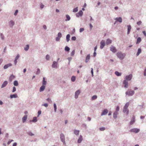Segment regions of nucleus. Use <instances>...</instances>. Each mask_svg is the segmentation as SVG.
<instances>
[{
    "mask_svg": "<svg viewBox=\"0 0 146 146\" xmlns=\"http://www.w3.org/2000/svg\"><path fill=\"white\" fill-rule=\"evenodd\" d=\"M16 91V88L15 87L13 86V87L12 92H14Z\"/></svg>",
    "mask_w": 146,
    "mask_h": 146,
    "instance_id": "obj_56",
    "label": "nucleus"
},
{
    "mask_svg": "<svg viewBox=\"0 0 146 146\" xmlns=\"http://www.w3.org/2000/svg\"><path fill=\"white\" fill-rule=\"evenodd\" d=\"M19 57L20 55L19 54H17L15 57V60L14 61V63L15 65L17 63V60L19 58Z\"/></svg>",
    "mask_w": 146,
    "mask_h": 146,
    "instance_id": "obj_16",
    "label": "nucleus"
},
{
    "mask_svg": "<svg viewBox=\"0 0 146 146\" xmlns=\"http://www.w3.org/2000/svg\"><path fill=\"white\" fill-rule=\"evenodd\" d=\"M135 121V117L134 115L133 116L132 119L130 121L129 124L130 125H132L133 124Z\"/></svg>",
    "mask_w": 146,
    "mask_h": 146,
    "instance_id": "obj_15",
    "label": "nucleus"
},
{
    "mask_svg": "<svg viewBox=\"0 0 146 146\" xmlns=\"http://www.w3.org/2000/svg\"><path fill=\"white\" fill-rule=\"evenodd\" d=\"M60 138L61 141L63 143L64 145L66 144L65 136L62 133H61L60 135Z\"/></svg>",
    "mask_w": 146,
    "mask_h": 146,
    "instance_id": "obj_2",
    "label": "nucleus"
},
{
    "mask_svg": "<svg viewBox=\"0 0 146 146\" xmlns=\"http://www.w3.org/2000/svg\"><path fill=\"white\" fill-rule=\"evenodd\" d=\"M80 131L79 130H77L75 129L74 130V133L76 135H79Z\"/></svg>",
    "mask_w": 146,
    "mask_h": 146,
    "instance_id": "obj_29",
    "label": "nucleus"
},
{
    "mask_svg": "<svg viewBox=\"0 0 146 146\" xmlns=\"http://www.w3.org/2000/svg\"><path fill=\"white\" fill-rule=\"evenodd\" d=\"M135 93V92L133 90L129 91L127 90L125 94L126 95L128 96H131L133 95Z\"/></svg>",
    "mask_w": 146,
    "mask_h": 146,
    "instance_id": "obj_3",
    "label": "nucleus"
},
{
    "mask_svg": "<svg viewBox=\"0 0 146 146\" xmlns=\"http://www.w3.org/2000/svg\"><path fill=\"white\" fill-rule=\"evenodd\" d=\"M27 118V115H25L22 118V122L23 123L25 122Z\"/></svg>",
    "mask_w": 146,
    "mask_h": 146,
    "instance_id": "obj_21",
    "label": "nucleus"
},
{
    "mask_svg": "<svg viewBox=\"0 0 146 146\" xmlns=\"http://www.w3.org/2000/svg\"><path fill=\"white\" fill-rule=\"evenodd\" d=\"M72 58L71 57H68V59L69 61V63H68V64H70V61H71V60H72Z\"/></svg>",
    "mask_w": 146,
    "mask_h": 146,
    "instance_id": "obj_57",
    "label": "nucleus"
},
{
    "mask_svg": "<svg viewBox=\"0 0 146 146\" xmlns=\"http://www.w3.org/2000/svg\"><path fill=\"white\" fill-rule=\"evenodd\" d=\"M105 45V41L104 40H102L100 42V48L102 49L103 48Z\"/></svg>",
    "mask_w": 146,
    "mask_h": 146,
    "instance_id": "obj_12",
    "label": "nucleus"
},
{
    "mask_svg": "<svg viewBox=\"0 0 146 146\" xmlns=\"http://www.w3.org/2000/svg\"><path fill=\"white\" fill-rule=\"evenodd\" d=\"M8 84V82L7 81H5L2 84V85L1 86V88H3L5 87L7 84Z\"/></svg>",
    "mask_w": 146,
    "mask_h": 146,
    "instance_id": "obj_19",
    "label": "nucleus"
},
{
    "mask_svg": "<svg viewBox=\"0 0 146 146\" xmlns=\"http://www.w3.org/2000/svg\"><path fill=\"white\" fill-rule=\"evenodd\" d=\"M13 84L15 86H18L19 83L18 82L17 80H15L13 82Z\"/></svg>",
    "mask_w": 146,
    "mask_h": 146,
    "instance_id": "obj_37",
    "label": "nucleus"
},
{
    "mask_svg": "<svg viewBox=\"0 0 146 146\" xmlns=\"http://www.w3.org/2000/svg\"><path fill=\"white\" fill-rule=\"evenodd\" d=\"M127 108H125L124 107L123 111L124 113H125L127 112V114H128L129 111H127Z\"/></svg>",
    "mask_w": 146,
    "mask_h": 146,
    "instance_id": "obj_38",
    "label": "nucleus"
},
{
    "mask_svg": "<svg viewBox=\"0 0 146 146\" xmlns=\"http://www.w3.org/2000/svg\"><path fill=\"white\" fill-rule=\"evenodd\" d=\"M91 73L92 74V76H93L94 75H93V69L92 68H91Z\"/></svg>",
    "mask_w": 146,
    "mask_h": 146,
    "instance_id": "obj_63",
    "label": "nucleus"
},
{
    "mask_svg": "<svg viewBox=\"0 0 146 146\" xmlns=\"http://www.w3.org/2000/svg\"><path fill=\"white\" fill-rule=\"evenodd\" d=\"M97 98V96L96 95H94L91 98L92 100H94L96 99Z\"/></svg>",
    "mask_w": 146,
    "mask_h": 146,
    "instance_id": "obj_42",
    "label": "nucleus"
},
{
    "mask_svg": "<svg viewBox=\"0 0 146 146\" xmlns=\"http://www.w3.org/2000/svg\"><path fill=\"white\" fill-rule=\"evenodd\" d=\"M125 53H123L120 52H118L117 53V56L119 59L121 60L123 59L125 56Z\"/></svg>",
    "mask_w": 146,
    "mask_h": 146,
    "instance_id": "obj_1",
    "label": "nucleus"
},
{
    "mask_svg": "<svg viewBox=\"0 0 146 146\" xmlns=\"http://www.w3.org/2000/svg\"><path fill=\"white\" fill-rule=\"evenodd\" d=\"M123 84L124 85V88H127L128 87V83L127 81L126 80H124L123 82Z\"/></svg>",
    "mask_w": 146,
    "mask_h": 146,
    "instance_id": "obj_13",
    "label": "nucleus"
},
{
    "mask_svg": "<svg viewBox=\"0 0 146 146\" xmlns=\"http://www.w3.org/2000/svg\"><path fill=\"white\" fill-rule=\"evenodd\" d=\"M112 42V40L109 38H108L107 39L106 41V43L107 45L109 44H111Z\"/></svg>",
    "mask_w": 146,
    "mask_h": 146,
    "instance_id": "obj_24",
    "label": "nucleus"
},
{
    "mask_svg": "<svg viewBox=\"0 0 146 146\" xmlns=\"http://www.w3.org/2000/svg\"><path fill=\"white\" fill-rule=\"evenodd\" d=\"M40 69L39 68L37 69V71L36 73V74L37 75L39 74L40 73Z\"/></svg>",
    "mask_w": 146,
    "mask_h": 146,
    "instance_id": "obj_51",
    "label": "nucleus"
},
{
    "mask_svg": "<svg viewBox=\"0 0 146 146\" xmlns=\"http://www.w3.org/2000/svg\"><path fill=\"white\" fill-rule=\"evenodd\" d=\"M133 76L132 74H130L129 75L126 76L125 77V80L127 81H130V80L132 78Z\"/></svg>",
    "mask_w": 146,
    "mask_h": 146,
    "instance_id": "obj_5",
    "label": "nucleus"
},
{
    "mask_svg": "<svg viewBox=\"0 0 146 146\" xmlns=\"http://www.w3.org/2000/svg\"><path fill=\"white\" fill-rule=\"evenodd\" d=\"M71 39L72 40L75 41L76 39V38L75 36H72L71 38Z\"/></svg>",
    "mask_w": 146,
    "mask_h": 146,
    "instance_id": "obj_53",
    "label": "nucleus"
},
{
    "mask_svg": "<svg viewBox=\"0 0 146 146\" xmlns=\"http://www.w3.org/2000/svg\"><path fill=\"white\" fill-rule=\"evenodd\" d=\"M80 92L81 91L80 90H77L75 92L74 97L76 99H77L78 98V95L80 93Z\"/></svg>",
    "mask_w": 146,
    "mask_h": 146,
    "instance_id": "obj_8",
    "label": "nucleus"
},
{
    "mask_svg": "<svg viewBox=\"0 0 146 146\" xmlns=\"http://www.w3.org/2000/svg\"><path fill=\"white\" fill-rule=\"evenodd\" d=\"M15 76L14 75L12 74L11 75L9 78V80L10 82L12 81L13 79L15 78Z\"/></svg>",
    "mask_w": 146,
    "mask_h": 146,
    "instance_id": "obj_27",
    "label": "nucleus"
},
{
    "mask_svg": "<svg viewBox=\"0 0 146 146\" xmlns=\"http://www.w3.org/2000/svg\"><path fill=\"white\" fill-rule=\"evenodd\" d=\"M18 12V10H15V13H14V15L15 16H16L17 15Z\"/></svg>",
    "mask_w": 146,
    "mask_h": 146,
    "instance_id": "obj_55",
    "label": "nucleus"
},
{
    "mask_svg": "<svg viewBox=\"0 0 146 146\" xmlns=\"http://www.w3.org/2000/svg\"><path fill=\"white\" fill-rule=\"evenodd\" d=\"M43 28L45 30H46L47 29V28L46 26V25H44L43 26Z\"/></svg>",
    "mask_w": 146,
    "mask_h": 146,
    "instance_id": "obj_64",
    "label": "nucleus"
},
{
    "mask_svg": "<svg viewBox=\"0 0 146 146\" xmlns=\"http://www.w3.org/2000/svg\"><path fill=\"white\" fill-rule=\"evenodd\" d=\"M0 37L1 38V39L2 40H3L5 38V37L3 34L2 33H0Z\"/></svg>",
    "mask_w": 146,
    "mask_h": 146,
    "instance_id": "obj_43",
    "label": "nucleus"
},
{
    "mask_svg": "<svg viewBox=\"0 0 146 146\" xmlns=\"http://www.w3.org/2000/svg\"><path fill=\"white\" fill-rule=\"evenodd\" d=\"M127 34L129 35L130 32V31L131 29V26L130 25H128L127 26Z\"/></svg>",
    "mask_w": 146,
    "mask_h": 146,
    "instance_id": "obj_18",
    "label": "nucleus"
},
{
    "mask_svg": "<svg viewBox=\"0 0 146 146\" xmlns=\"http://www.w3.org/2000/svg\"><path fill=\"white\" fill-rule=\"evenodd\" d=\"M57 62L56 61H54L52 65V67L53 68H56L57 67Z\"/></svg>",
    "mask_w": 146,
    "mask_h": 146,
    "instance_id": "obj_20",
    "label": "nucleus"
},
{
    "mask_svg": "<svg viewBox=\"0 0 146 146\" xmlns=\"http://www.w3.org/2000/svg\"><path fill=\"white\" fill-rule=\"evenodd\" d=\"M129 102H127L125 105V106H124V107H125V108H127L129 106Z\"/></svg>",
    "mask_w": 146,
    "mask_h": 146,
    "instance_id": "obj_48",
    "label": "nucleus"
},
{
    "mask_svg": "<svg viewBox=\"0 0 146 146\" xmlns=\"http://www.w3.org/2000/svg\"><path fill=\"white\" fill-rule=\"evenodd\" d=\"M140 129H139L134 128L131 129L130 131L131 132H133L135 133H138L140 131Z\"/></svg>",
    "mask_w": 146,
    "mask_h": 146,
    "instance_id": "obj_4",
    "label": "nucleus"
},
{
    "mask_svg": "<svg viewBox=\"0 0 146 146\" xmlns=\"http://www.w3.org/2000/svg\"><path fill=\"white\" fill-rule=\"evenodd\" d=\"M27 133L30 136H33L34 135V134L33 133H32V132L31 131H28L27 132Z\"/></svg>",
    "mask_w": 146,
    "mask_h": 146,
    "instance_id": "obj_47",
    "label": "nucleus"
},
{
    "mask_svg": "<svg viewBox=\"0 0 146 146\" xmlns=\"http://www.w3.org/2000/svg\"><path fill=\"white\" fill-rule=\"evenodd\" d=\"M70 35L69 34H68L66 36V40L67 42H68L70 40Z\"/></svg>",
    "mask_w": 146,
    "mask_h": 146,
    "instance_id": "obj_36",
    "label": "nucleus"
},
{
    "mask_svg": "<svg viewBox=\"0 0 146 146\" xmlns=\"http://www.w3.org/2000/svg\"><path fill=\"white\" fill-rule=\"evenodd\" d=\"M42 106H44L46 107H47L48 106V104L47 103H45L42 105Z\"/></svg>",
    "mask_w": 146,
    "mask_h": 146,
    "instance_id": "obj_60",
    "label": "nucleus"
},
{
    "mask_svg": "<svg viewBox=\"0 0 146 146\" xmlns=\"http://www.w3.org/2000/svg\"><path fill=\"white\" fill-rule=\"evenodd\" d=\"M110 50L113 53H115L117 51L115 47L113 45L111 46L110 47Z\"/></svg>",
    "mask_w": 146,
    "mask_h": 146,
    "instance_id": "obj_7",
    "label": "nucleus"
},
{
    "mask_svg": "<svg viewBox=\"0 0 146 146\" xmlns=\"http://www.w3.org/2000/svg\"><path fill=\"white\" fill-rule=\"evenodd\" d=\"M75 50H73L71 52L70 55L71 56H73L75 54Z\"/></svg>",
    "mask_w": 146,
    "mask_h": 146,
    "instance_id": "obj_46",
    "label": "nucleus"
},
{
    "mask_svg": "<svg viewBox=\"0 0 146 146\" xmlns=\"http://www.w3.org/2000/svg\"><path fill=\"white\" fill-rule=\"evenodd\" d=\"M71 81L73 82H74L76 80L75 76H72L71 77Z\"/></svg>",
    "mask_w": 146,
    "mask_h": 146,
    "instance_id": "obj_40",
    "label": "nucleus"
},
{
    "mask_svg": "<svg viewBox=\"0 0 146 146\" xmlns=\"http://www.w3.org/2000/svg\"><path fill=\"white\" fill-rule=\"evenodd\" d=\"M45 88V86H44V85L42 86L40 88V90H39L40 92H42L44 90Z\"/></svg>",
    "mask_w": 146,
    "mask_h": 146,
    "instance_id": "obj_25",
    "label": "nucleus"
},
{
    "mask_svg": "<svg viewBox=\"0 0 146 146\" xmlns=\"http://www.w3.org/2000/svg\"><path fill=\"white\" fill-rule=\"evenodd\" d=\"M46 100L50 103H52V101L51 100V99L49 98H48L46 99Z\"/></svg>",
    "mask_w": 146,
    "mask_h": 146,
    "instance_id": "obj_50",
    "label": "nucleus"
},
{
    "mask_svg": "<svg viewBox=\"0 0 146 146\" xmlns=\"http://www.w3.org/2000/svg\"><path fill=\"white\" fill-rule=\"evenodd\" d=\"M41 110H39L38 112V115L37 117H38L39 115L41 114Z\"/></svg>",
    "mask_w": 146,
    "mask_h": 146,
    "instance_id": "obj_52",
    "label": "nucleus"
},
{
    "mask_svg": "<svg viewBox=\"0 0 146 146\" xmlns=\"http://www.w3.org/2000/svg\"><path fill=\"white\" fill-rule=\"evenodd\" d=\"M108 112V110L106 109H104L101 114V116H103L106 115Z\"/></svg>",
    "mask_w": 146,
    "mask_h": 146,
    "instance_id": "obj_11",
    "label": "nucleus"
},
{
    "mask_svg": "<svg viewBox=\"0 0 146 146\" xmlns=\"http://www.w3.org/2000/svg\"><path fill=\"white\" fill-rule=\"evenodd\" d=\"M50 58V56L48 54H47L46 56V59L47 60H48Z\"/></svg>",
    "mask_w": 146,
    "mask_h": 146,
    "instance_id": "obj_49",
    "label": "nucleus"
},
{
    "mask_svg": "<svg viewBox=\"0 0 146 146\" xmlns=\"http://www.w3.org/2000/svg\"><path fill=\"white\" fill-rule=\"evenodd\" d=\"M119 106H117L116 109V111H117V112L119 110Z\"/></svg>",
    "mask_w": 146,
    "mask_h": 146,
    "instance_id": "obj_59",
    "label": "nucleus"
},
{
    "mask_svg": "<svg viewBox=\"0 0 146 146\" xmlns=\"http://www.w3.org/2000/svg\"><path fill=\"white\" fill-rule=\"evenodd\" d=\"M17 94H14L11 95L10 96V98L12 99L13 98H17Z\"/></svg>",
    "mask_w": 146,
    "mask_h": 146,
    "instance_id": "obj_30",
    "label": "nucleus"
},
{
    "mask_svg": "<svg viewBox=\"0 0 146 146\" xmlns=\"http://www.w3.org/2000/svg\"><path fill=\"white\" fill-rule=\"evenodd\" d=\"M84 30V29L83 28H81L80 29V32L81 33Z\"/></svg>",
    "mask_w": 146,
    "mask_h": 146,
    "instance_id": "obj_58",
    "label": "nucleus"
},
{
    "mask_svg": "<svg viewBox=\"0 0 146 146\" xmlns=\"http://www.w3.org/2000/svg\"><path fill=\"white\" fill-rule=\"evenodd\" d=\"M115 74L118 76H120L121 75V73L116 71L115 72Z\"/></svg>",
    "mask_w": 146,
    "mask_h": 146,
    "instance_id": "obj_32",
    "label": "nucleus"
},
{
    "mask_svg": "<svg viewBox=\"0 0 146 146\" xmlns=\"http://www.w3.org/2000/svg\"><path fill=\"white\" fill-rule=\"evenodd\" d=\"M118 114V112L117 111H115L113 113V118L114 119H116L117 118V115Z\"/></svg>",
    "mask_w": 146,
    "mask_h": 146,
    "instance_id": "obj_26",
    "label": "nucleus"
},
{
    "mask_svg": "<svg viewBox=\"0 0 146 146\" xmlns=\"http://www.w3.org/2000/svg\"><path fill=\"white\" fill-rule=\"evenodd\" d=\"M66 19H65V21H69L70 19V16L68 15H66Z\"/></svg>",
    "mask_w": 146,
    "mask_h": 146,
    "instance_id": "obj_28",
    "label": "nucleus"
},
{
    "mask_svg": "<svg viewBox=\"0 0 146 146\" xmlns=\"http://www.w3.org/2000/svg\"><path fill=\"white\" fill-rule=\"evenodd\" d=\"M99 129L100 131H103L105 129V127H102L100 128Z\"/></svg>",
    "mask_w": 146,
    "mask_h": 146,
    "instance_id": "obj_54",
    "label": "nucleus"
},
{
    "mask_svg": "<svg viewBox=\"0 0 146 146\" xmlns=\"http://www.w3.org/2000/svg\"><path fill=\"white\" fill-rule=\"evenodd\" d=\"M83 139L82 136L80 135L79 137V138L78 140V143H80L81 142Z\"/></svg>",
    "mask_w": 146,
    "mask_h": 146,
    "instance_id": "obj_23",
    "label": "nucleus"
},
{
    "mask_svg": "<svg viewBox=\"0 0 146 146\" xmlns=\"http://www.w3.org/2000/svg\"><path fill=\"white\" fill-rule=\"evenodd\" d=\"M13 141V140L11 139L8 142H7V144L8 145H9L10 144V143L12 141Z\"/></svg>",
    "mask_w": 146,
    "mask_h": 146,
    "instance_id": "obj_61",
    "label": "nucleus"
},
{
    "mask_svg": "<svg viewBox=\"0 0 146 146\" xmlns=\"http://www.w3.org/2000/svg\"><path fill=\"white\" fill-rule=\"evenodd\" d=\"M141 50L140 48H139L138 49L137 52L136 54V55L137 56H138L139 55V54L141 53Z\"/></svg>",
    "mask_w": 146,
    "mask_h": 146,
    "instance_id": "obj_35",
    "label": "nucleus"
},
{
    "mask_svg": "<svg viewBox=\"0 0 146 146\" xmlns=\"http://www.w3.org/2000/svg\"><path fill=\"white\" fill-rule=\"evenodd\" d=\"M15 24V22L13 20H11L9 22V26L10 28H12Z\"/></svg>",
    "mask_w": 146,
    "mask_h": 146,
    "instance_id": "obj_6",
    "label": "nucleus"
},
{
    "mask_svg": "<svg viewBox=\"0 0 146 146\" xmlns=\"http://www.w3.org/2000/svg\"><path fill=\"white\" fill-rule=\"evenodd\" d=\"M58 36L56 38V40L58 41L60 40V38L62 37V34L61 33L59 32L58 34Z\"/></svg>",
    "mask_w": 146,
    "mask_h": 146,
    "instance_id": "obj_9",
    "label": "nucleus"
},
{
    "mask_svg": "<svg viewBox=\"0 0 146 146\" xmlns=\"http://www.w3.org/2000/svg\"><path fill=\"white\" fill-rule=\"evenodd\" d=\"M29 44H27L26 46H25V47L24 48V50L26 51H27L29 49Z\"/></svg>",
    "mask_w": 146,
    "mask_h": 146,
    "instance_id": "obj_39",
    "label": "nucleus"
},
{
    "mask_svg": "<svg viewBox=\"0 0 146 146\" xmlns=\"http://www.w3.org/2000/svg\"><path fill=\"white\" fill-rule=\"evenodd\" d=\"M90 59V54H88L86 57L85 62L86 63L88 62Z\"/></svg>",
    "mask_w": 146,
    "mask_h": 146,
    "instance_id": "obj_22",
    "label": "nucleus"
},
{
    "mask_svg": "<svg viewBox=\"0 0 146 146\" xmlns=\"http://www.w3.org/2000/svg\"><path fill=\"white\" fill-rule=\"evenodd\" d=\"M64 49L66 51L69 52L70 50V48L68 46H66L65 47Z\"/></svg>",
    "mask_w": 146,
    "mask_h": 146,
    "instance_id": "obj_41",
    "label": "nucleus"
},
{
    "mask_svg": "<svg viewBox=\"0 0 146 146\" xmlns=\"http://www.w3.org/2000/svg\"><path fill=\"white\" fill-rule=\"evenodd\" d=\"M12 64L11 63H9L5 65L4 66L3 68L4 69H6L8 68L9 67L12 66Z\"/></svg>",
    "mask_w": 146,
    "mask_h": 146,
    "instance_id": "obj_14",
    "label": "nucleus"
},
{
    "mask_svg": "<svg viewBox=\"0 0 146 146\" xmlns=\"http://www.w3.org/2000/svg\"><path fill=\"white\" fill-rule=\"evenodd\" d=\"M142 23V22L141 21H139L137 22V24L138 25H140Z\"/></svg>",
    "mask_w": 146,
    "mask_h": 146,
    "instance_id": "obj_62",
    "label": "nucleus"
},
{
    "mask_svg": "<svg viewBox=\"0 0 146 146\" xmlns=\"http://www.w3.org/2000/svg\"><path fill=\"white\" fill-rule=\"evenodd\" d=\"M115 20H116L117 21H118L120 23L122 22V19L121 17H116L115 18Z\"/></svg>",
    "mask_w": 146,
    "mask_h": 146,
    "instance_id": "obj_17",
    "label": "nucleus"
},
{
    "mask_svg": "<svg viewBox=\"0 0 146 146\" xmlns=\"http://www.w3.org/2000/svg\"><path fill=\"white\" fill-rule=\"evenodd\" d=\"M54 111L56 112V111L57 107L56 104L54 103Z\"/></svg>",
    "mask_w": 146,
    "mask_h": 146,
    "instance_id": "obj_44",
    "label": "nucleus"
},
{
    "mask_svg": "<svg viewBox=\"0 0 146 146\" xmlns=\"http://www.w3.org/2000/svg\"><path fill=\"white\" fill-rule=\"evenodd\" d=\"M83 12L82 10H80L79 12L77 13L76 14V16L77 17H81L83 15Z\"/></svg>",
    "mask_w": 146,
    "mask_h": 146,
    "instance_id": "obj_10",
    "label": "nucleus"
},
{
    "mask_svg": "<svg viewBox=\"0 0 146 146\" xmlns=\"http://www.w3.org/2000/svg\"><path fill=\"white\" fill-rule=\"evenodd\" d=\"M37 121V117H33V119L32 121H32L34 123L36 122Z\"/></svg>",
    "mask_w": 146,
    "mask_h": 146,
    "instance_id": "obj_33",
    "label": "nucleus"
},
{
    "mask_svg": "<svg viewBox=\"0 0 146 146\" xmlns=\"http://www.w3.org/2000/svg\"><path fill=\"white\" fill-rule=\"evenodd\" d=\"M141 40V38L140 37H139L137 39V41L136 42V44H139Z\"/></svg>",
    "mask_w": 146,
    "mask_h": 146,
    "instance_id": "obj_34",
    "label": "nucleus"
},
{
    "mask_svg": "<svg viewBox=\"0 0 146 146\" xmlns=\"http://www.w3.org/2000/svg\"><path fill=\"white\" fill-rule=\"evenodd\" d=\"M46 81L45 80V78L43 77V78L42 81V85H46Z\"/></svg>",
    "mask_w": 146,
    "mask_h": 146,
    "instance_id": "obj_31",
    "label": "nucleus"
},
{
    "mask_svg": "<svg viewBox=\"0 0 146 146\" xmlns=\"http://www.w3.org/2000/svg\"><path fill=\"white\" fill-rule=\"evenodd\" d=\"M78 7H77L76 8L74 9L73 10V12H76L78 11Z\"/></svg>",
    "mask_w": 146,
    "mask_h": 146,
    "instance_id": "obj_45",
    "label": "nucleus"
}]
</instances>
